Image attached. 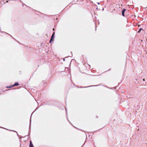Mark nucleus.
<instances>
[{
    "instance_id": "obj_1",
    "label": "nucleus",
    "mask_w": 147,
    "mask_h": 147,
    "mask_svg": "<svg viewBox=\"0 0 147 147\" xmlns=\"http://www.w3.org/2000/svg\"><path fill=\"white\" fill-rule=\"evenodd\" d=\"M54 34H55V32H53V34L52 35V36L51 37V38L50 40V43L53 40V39L54 38Z\"/></svg>"
},
{
    "instance_id": "obj_2",
    "label": "nucleus",
    "mask_w": 147,
    "mask_h": 147,
    "mask_svg": "<svg viewBox=\"0 0 147 147\" xmlns=\"http://www.w3.org/2000/svg\"><path fill=\"white\" fill-rule=\"evenodd\" d=\"M126 11V9H123V10H122V15L123 16H124V12L125 11Z\"/></svg>"
},
{
    "instance_id": "obj_3",
    "label": "nucleus",
    "mask_w": 147,
    "mask_h": 147,
    "mask_svg": "<svg viewBox=\"0 0 147 147\" xmlns=\"http://www.w3.org/2000/svg\"><path fill=\"white\" fill-rule=\"evenodd\" d=\"M18 85L19 84L18 83H16L13 85L12 86H11L10 87H11L15 86H18Z\"/></svg>"
},
{
    "instance_id": "obj_4",
    "label": "nucleus",
    "mask_w": 147,
    "mask_h": 147,
    "mask_svg": "<svg viewBox=\"0 0 147 147\" xmlns=\"http://www.w3.org/2000/svg\"><path fill=\"white\" fill-rule=\"evenodd\" d=\"M29 147H33V145L31 141L30 142Z\"/></svg>"
},
{
    "instance_id": "obj_5",
    "label": "nucleus",
    "mask_w": 147,
    "mask_h": 147,
    "mask_svg": "<svg viewBox=\"0 0 147 147\" xmlns=\"http://www.w3.org/2000/svg\"><path fill=\"white\" fill-rule=\"evenodd\" d=\"M142 30V28H140L139 30V31H138V32H140L141 31V30Z\"/></svg>"
},
{
    "instance_id": "obj_6",
    "label": "nucleus",
    "mask_w": 147,
    "mask_h": 147,
    "mask_svg": "<svg viewBox=\"0 0 147 147\" xmlns=\"http://www.w3.org/2000/svg\"><path fill=\"white\" fill-rule=\"evenodd\" d=\"M143 81H144L145 80V79H143Z\"/></svg>"
},
{
    "instance_id": "obj_7",
    "label": "nucleus",
    "mask_w": 147,
    "mask_h": 147,
    "mask_svg": "<svg viewBox=\"0 0 147 147\" xmlns=\"http://www.w3.org/2000/svg\"><path fill=\"white\" fill-rule=\"evenodd\" d=\"M98 4H99V3H98Z\"/></svg>"
},
{
    "instance_id": "obj_8",
    "label": "nucleus",
    "mask_w": 147,
    "mask_h": 147,
    "mask_svg": "<svg viewBox=\"0 0 147 147\" xmlns=\"http://www.w3.org/2000/svg\"><path fill=\"white\" fill-rule=\"evenodd\" d=\"M53 30H54V28H53Z\"/></svg>"
}]
</instances>
